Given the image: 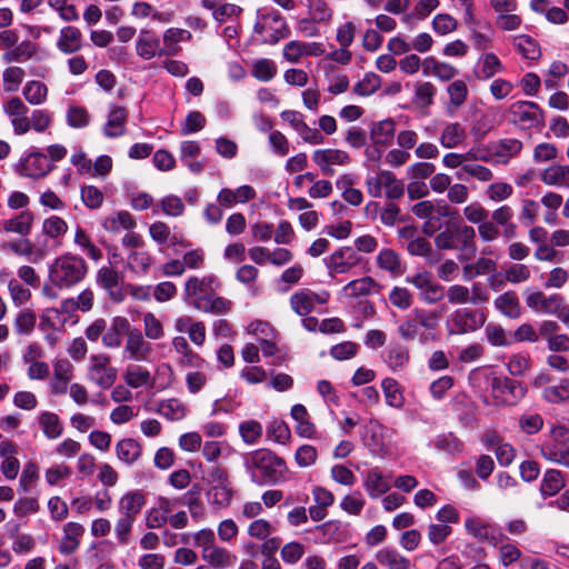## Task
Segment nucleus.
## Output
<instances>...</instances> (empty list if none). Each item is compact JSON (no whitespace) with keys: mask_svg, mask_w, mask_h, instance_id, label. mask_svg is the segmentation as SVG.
I'll use <instances>...</instances> for the list:
<instances>
[{"mask_svg":"<svg viewBox=\"0 0 569 569\" xmlns=\"http://www.w3.org/2000/svg\"><path fill=\"white\" fill-rule=\"evenodd\" d=\"M243 465L250 479L258 486L276 485L287 479L286 461L268 449H258L243 457Z\"/></svg>","mask_w":569,"mask_h":569,"instance_id":"obj_1","label":"nucleus"},{"mask_svg":"<svg viewBox=\"0 0 569 569\" xmlns=\"http://www.w3.org/2000/svg\"><path fill=\"white\" fill-rule=\"evenodd\" d=\"M88 273L83 258L64 253L53 260L49 267V281L54 288L70 289L80 283Z\"/></svg>","mask_w":569,"mask_h":569,"instance_id":"obj_2","label":"nucleus"},{"mask_svg":"<svg viewBox=\"0 0 569 569\" xmlns=\"http://www.w3.org/2000/svg\"><path fill=\"white\" fill-rule=\"evenodd\" d=\"M476 236L477 231L473 227L451 221L435 237V244L439 250H456L473 256L477 251Z\"/></svg>","mask_w":569,"mask_h":569,"instance_id":"obj_3","label":"nucleus"},{"mask_svg":"<svg viewBox=\"0 0 569 569\" xmlns=\"http://www.w3.org/2000/svg\"><path fill=\"white\" fill-rule=\"evenodd\" d=\"M491 398L495 406H517L527 395V387L518 380L495 376L490 380Z\"/></svg>","mask_w":569,"mask_h":569,"instance_id":"obj_4","label":"nucleus"},{"mask_svg":"<svg viewBox=\"0 0 569 569\" xmlns=\"http://www.w3.org/2000/svg\"><path fill=\"white\" fill-rule=\"evenodd\" d=\"M486 313L476 308H458L451 312L446 321L449 335H465L475 332L486 323Z\"/></svg>","mask_w":569,"mask_h":569,"instance_id":"obj_5","label":"nucleus"},{"mask_svg":"<svg viewBox=\"0 0 569 569\" xmlns=\"http://www.w3.org/2000/svg\"><path fill=\"white\" fill-rule=\"evenodd\" d=\"M254 31L263 36V41L268 43H276L288 34L286 19L274 9L258 11Z\"/></svg>","mask_w":569,"mask_h":569,"instance_id":"obj_6","label":"nucleus"},{"mask_svg":"<svg viewBox=\"0 0 569 569\" xmlns=\"http://www.w3.org/2000/svg\"><path fill=\"white\" fill-rule=\"evenodd\" d=\"M110 362L106 353L92 355L89 359L87 377L101 389H109L117 380L118 370Z\"/></svg>","mask_w":569,"mask_h":569,"instance_id":"obj_7","label":"nucleus"},{"mask_svg":"<svg viewBox=\"0 0 569 569\" xmlns=\"http://www.w3.org/2000/svg\"><path fill=\"white\" fill-rule=\"evenodd\" d=\"M407 282L411 283L419 291V299L427 305H435L442 300L445 288L433 280L432 273L423 270L407 278Z\"/></svg>","mask_w":569,"mask_h":569,"instance_id":"obj_8","label":"nucleus"},{"mask_svg":"<svg viewBox=\"0 0 569 569\" xmlns=\"http://www.w3.org/2000/svg\"><path fill=\"white\" fill-rule=\"evenodd\" d=\"M511 121L522 129L538 127L542 122V111L536 102L516 101L509 107Z\"/></svg>","mask_w":569,"mask_h":569,"instance_id":"obj_9","label":"nucleus"},{"mask_svg":"<svg viewBox=\"0 0 569 569\" xmlns=\"http://www.w3.org/2000/svg\"><path fill=\"white\" fill-rule=\"evenodd\" d=\"M463 217L473 224H477V230L480 239L483 242L495 241L497 236L496 228L489 223L490 212L483 208L479 202H472L466 206L462 210Z\"/></svg>","mask_w":569,"mask_h":569,"instance_id":"obj_10","label":"nucleus"},{"mask_svg":"<svg viewBox=\"0 0 569 569\" xmlns=\"http://www.w3.org/2000/svg\"><path fill=\"white\" fill-rule=\"evenodd\" d=\"M312 161L325 176H333L335 166H348L351 162L349 153L340 149H317L312 153Z\"/></svg>","mask_w":569,"mask_h":569,"instance_id":"obj_11","label":"nucleus"},{"mask_svg":"<svg viewBox=\"0 0 569 569\" xmlns=\"http://www.w3.org/2000/svg\"><path fill=\"white\" fill-rule=\"evenodd\" d=\"M3 111L10 118L13 132L17 136H22L30 131L29 108L20 98H10L3 104Z\"/></svg>","mask_w":569,"mask_h":569,"instance_id":"obj_12","label":"nucleus"},{"mask_svg":"<svg viewBox=\"0 0 569 569\" xmlns=\"http://www.w3.org/2000/svg\"><path fill=\"white\" fill-rule=\"evenodd\" d=\"M54 164L48 159V157L39 151L29 153L19 163L18 171L21 176L39 179L46 177L52 171Z\"/></svg>","mask_w":569,"mask_h":569,"instance_id":"obj_13","label":"nucleus"},{"mask_svg":"<svg viewBox=\"0 0 569 569\" xmlns=\"http://www.w3.org/2000/svg\"><path fill=\"white\" fill-rule=\"evenodd\" d=\"M490 216L491 220H489V223H491L497 231L495 240L499 237L510 240L517 236V224L512 221L515 212L510 206L502 204L495 209Z\"/></svg>","mask_w":569,"mask_h":569,"instance_id":"obj_14","label":"nucleus"},{"mask_svg":"<svg viewBox=\"0 0 569 569\" xmlns=\"http://www.w3.org/2000/svg\"><path fill=\"white\" fill-rule=\"evenodd\" d=\"M151 352L152 346L144 339L143 333L139 329L131 327L127 336L123 350L124 356L136 361H144Z\"/></svg>","mask_w":569,"mask_h":569,"instance_id":"obj_15","label":"nucleus"},{"mask_svg":"<svg viewBox=\"0 0 569 569\" xmlns=\"http://www.w3.org/2000/svg\"><path fill=\"white\" fill-rule=\"evenodd\" d=\"M359 257L352 248L343 247L336 250L328 259H326V263L330 274H335L348 272L359 263Z\"/></svg>","mask_w":569,"mask_h":569,"instance_id":"obj_16","label":"nucleus"},{"mask_svg":"<svg viewBox=\"0 0 569 569\" xmlns=\"http://www.w3.org/2000/svg\"><path fill=\"white\" fill-rule=\"evenodd\" d=\"M137 54L144 59L150 60L156 56L173 54L174 49L168 48L167 50L160 49V40L148 30H141L140 37L136 43Z\"/></svg>","mask_w":569,"mask_h":569,"instance_id":"obj_17","label":"nucleus"},{"mask_svg":"<svg viewBox=\"0 0 569 569\" xmlns=\"http://www.w3.org/2000/svg\"><path fill=\"white\" fill-rule=\"evenodd\" d=\"M505 70L506 68L497 54L486 52L478 58L473 73L478 80L486 81Z\"/></svg>","mask_w":569,"mask_h":569,"instance_id":"obj_18","label":"nucleus"},{"mask_svg":"<svg viewBox=\"0 0 569 569\" xmlns=\"http://www.w3.org/2000/svg\"><path fill=\"white\" fill-rule=\"evenodd\" d=\"M192 306L202 312L212 315H227L232 307V302L216 293L203 295L194 299Z\"/></svg>","mask_w":569,"mask_h":569,"instance_id":"obj_19","label":"nucleus"},{"mask_svg":"<svg viewBox=\"0 0 569 569\" xmlns=\"http://www.w3.org/2000/svg\"><path fill=\"white\" fill-rule=\"evenodd\" d=\"M173 508V501L160 497L157 503L146 512V526L149 529H159L168 522Z\"/></svg>","mask_w":569,"mask_h":569,"instance_id":"obj_20","label":"nucleus"},{"mask_svg":"<svg viewBox=\"0 0 569 569\" xmlns=\"http://www.w3.org/2000/svg\"><path fill=\"white\" fill-rule=\"evenodd\" d=\"M131 329L130 322L124 317H114L110 327L102 336V343L107 348H119L122 343L123 336H128Z\"/></svg>","mask_w":569,"mask_h":569,"instance_id":"obj_21","label":"nucleus"},{"mask_svg":"<svg viewBox=\"0 0 569 569\" xmlns=\"http://www.w3.org/2000/svg\"><path fill=\"white\" fill-rule=\"evenodd\" d=\"M201 559L211 568L226 569L236 562L237 557L228 549L214 545L208 550H203V552H201Z\"/></svg>","mask_w":569,"mask_h":569,"instance_id":"obj_22","label":"nucleus"},{"mask_svg":"<svg viewBox=\"0 0 569 569\" xmlns=\"http://www.w3.org/2000/svg\"><path fill=\"white\" fill-rule=\"evenodd\" d=\"M539 450L547 461L569 468V443L546 440Z\"/></svg>","mask_w":569,"mask_h":569,"instance_id":"obj_23","label":"nucleus"},{"mask_svg":"<svg viewBox=\"0 0 569 569\" xmlns=\"http://www.w3.org/2000/svg\"><path fill=\"white\" fill-rule=\"evenodd\" d=\"M363 488L372 499H377L390 490L388 481L377 467L363 473Z\"/></svg>","mask_w":569,"mask_h":569,"instance_id":"obj_24","label":"nucleus"},{"mask_svg":"<svg viewBox=\"0 0 569 569\" xmlns=\"http://www.w3.org/2000/svg\"><path fill=\"white\" fill-rule=\"evenodd\" d=\"M466 139V129L459 122H447L440 132L439 142L443 148L455 149L463 144Z\"/></svg>","mask_w":569,"mask_h":569,"instance_id":"obj_25","label":"nucleus"},{"mask_svg":"<svg viewBox=\"0 0 569 569\" xmlns=\"http://www.w3.org/2000/svg\"><path fill=\"white\" fill-rule=\"evenodd\" d=\"M57 47L61 52L66 54L78 52L82 48L81 31L72 26L62 28L60 30Z\"/></svg>","mask_w":569,"mask_h":569,"instance_id":"obj_26","label":"nucleus"},{"mask_svg":"<svg viewBox=\"0 0 569 569\" xmlns=\"http://www.w3.org/2000/svg\"><path fill=\"white\" fill-rule=\"evenodd\" d=\"M128 112L123 107L113 106L108 120L103 126V133L108 138H117L124 133Z\"/></svg>","mask_w":569,"mask_h":569,"instance_id":"obj_27","label":"nucleus"},{"mask_svg":"<svg viewBox=\"0 0 569 569\" xmlns=\"http://www.w3.org/2000/svg\"><path fill=\"white\" fill-rule=\"evenodd\" d=\"M84 533V528L82 525L77 522H68L63 527V537L61 543L59 546V550L62 555H71L73 553L79 545L80 538Z\"/></svg>","mask_w":569,"mask_h":569,"instance_id":"obj_28","label":"nucleus"},{"mask_svg":"<svg viewBox=\"0 0 569 569\" xmlns=\"http://www.w3.org/2000/svg\"><path fill=\"white\" fill-rule=\"evenodd\" d=\"M144 505L146 499L140 491L127 492L119 500V513L136 520Z\"/></svg>","mask_w":569,"mask_h":569,"instance_id":"obj_29","label":"nucleus"},{"mask_svg":"<svg viewBox=\"0 0 569 569\" xmlns=\"http://www.w3.org/2000/svg\"><path fill=\"white\" fill-rule=\"evenodd\" d=\"M375 559L383 569H410V560L391 548L378 550Z\"/></svg>","mask_w":569,"mask_h":569,"instance_id":"obj_30","label":"nucleus"},{"mask_svg":"<svg viewBox=\"0 0 569 569\" xmlns=\"http://www.w3.org/2000/svg\"><path fill=\"white\" fill-rule=\"evenodd\" d=\"M495 308L505 317L518 319L521 316V305L513 291H506L493 301Z\"/></svg>","mask_w":569,"mask_h":569,"instance_id":"obj_31","label":"nucleus"},{"mask_svg":"<svg viewBox=\"0 0 569 569\" xmlns=\"http://www.w3.org/2000/svg\"><path fill=\"white\" fill-rule=\"evenodd\" d=\"M377 264L392 277H400L405 272L400 256L393 249H382L377 256Z\"/></svg>","mask_w":569,"mask_h":569,"instance_id":"obj_32","label":"nucleus"},{"mask_svg":"<svg viewBox=\"0 0 569 569\" xmlns=\"http://www.w3.org/2000/svg\"><path fill=\"white\" fill-rule=\"evenodd\" d=\"M395 132V121L392 119H385L372 124L370 139L376 146H389L393 141Z\"/></svg>","mask_w":569,"mask_h":569,"instance_id":"obj_33","label":"nucleus"},{"mask_svg":"<svg viewBox=\"0 0 569 569\" xmlns=\"http://www.w3.org/2000/svg\"><path fill=\"white\" fill-rule=\"evenodd\" d=\"M291 418L297 422L296 433L303 438H312L316 426L310 421L307 408L303 405H295L290 411Z\"/></svg>","mask_w":569,"mask_h":569,"instance_id":"obj_34","label":"nucleus"},{"mask_svg":"<svg viewBox=\"0 0 569 569\" xmlns=\"http://www.w3.org/2000/svg\"><path fill=\"white\" fill-rule=\"evenodd\" d=\"M540 179L547 186L569 188V164H552L541 172Z\"/></svg>","mask_w":569,"mask_h":569,"instance_id":"obj_35","label":"nucleus"},{"mask_svg":"<svg viewBox=\"0 0 569 569\" xmlns=\"http://www.w3.org/2000/svg\"><path fill=\"white\" fill-rule=\"evenodd\" d=\"M317 293L309 290L302 289L295 292L290 297L291 309L299 316L303 317L310 313L316 305Z\"/></svg>","mask_w":569,"mask_h":569,"instance_id":"obj_36","label":"nucleus"},{"mask_svg":"<svg viewBox=\"0 0 569 569\" xmlns=\"http://www.w3.org/2000/svg\"><path fill=\"white\" fill-rule=\"evenodd\" d=\"M566 485L563 473L557 469H547L540 482V493L543 497L556 496Z\"/></svg>","mask_w":569,"mask_h":569,"instance_id":"obj_37","label":"nucleus"},{"mask_svg":"<svg viewBox=\"0 0 569 569\" xmlns=\"http://www.w3.org/2000/svg\"><path fill=\"white\" fill-rule=\"evenodd\" d=\"M379 288L380 286L371 277H363L347 283L343 291L349 297L358 298L377 293Z\"/></svg>","mask_w":569,"mask_h":569,"instance_id":"obj_38","label":"nucleus"},{"mask_svg":"<svg viewBox=\"0 0 569 569\" xmlns=\"http://www.w3.org/2000/svg\"><path fill=\"white\" fill-rule=\"evenodd\" d=\"M33 222L32 212L26 210L21 211L18 216L4 220L2 223L3 230L7 232H14L20 236H27Z\"/></svg>","mask_w":569,"mask_h":569,"instance_id":"obj_39","label":"nucleus"},{"mask_svg":"<svg viewBox=\"0 0 569 569\" xmlns=\"http://www.w3.org/2000/svg\"><path fill=\"white\" fill-rule=\"evenodd\" d=\"M381 388L388 406L400 409L405 405V397L399 382L393 378L382 380Z\"/></svg>","mask_w":569,"mask_h":569,"instance_id":"obj_40","label":"nucleus"},{"mask_svg":"<svg viewBox=\"0 0 569 569\" xmlns=\"http://www.w3.org/2000/svg\"><path fill=\"white\" fill-rule=\"evenodd\" d=\"M22 96L32 106L43 104L48 98V87L41 81H28L22 88Z\"/></svg>","mask_w":569,"mask_h":569,"instance_id":"obj_41","label":"nucleus"},{"mask_svg":"<svg viewBox=\"0 0 569 569\" xmlns=\"http://www.w3.org/2000/svg\"><path fill=\"white\" fill-rule=\"evenodd\" d=\"M383 359L391 370L397 371L408 363L409 351L405 346L391 345L385 351Z\"/></svg>","mask_w":569,"mask_h":569,"instance_id":"obj_42","label":"nucleus"},{"mask_svg":"<svg viewBox=\"0 0 569 569\" xmlns=\"http://www.w3.org/2000/svg\"><path fill=\"white\" fill-rule=\"evenodd\" d=\"M4 247L9 248L18 256L26 257L30 262H38L44 257V252L36 250L33 243L29 239L8 242Z\"/></svg>","mask_w":569,"mask_h":569,"instance_id":"obj_43","label":"nucleus"},{"mask_svg":"<svg viewBox=\"0 0 569 569\" xmlns=\"http://www.w3.org/2000/svg\"><path fill=\"white\" fill-rule=\"evenodd\" d=\"M38 421L48 439H57L62 435L63 426L58 415L50 411H43L40 413Z\"/></svg>","mask_w":569,"mask_h":569,"instance_id":"obj_44","label":"nucleus"},{"mask_svg":"<svg viewBox=\"0 0 569 569\" xmlns=\"http://www.w3.org/2000/svg\"><path fill=\"white\" fill-rule=\"evenodd\" d=\"M116 453L121 461L131 465L141 456V446L134 439L126 438L117 443Z\"/></svg>","mask_w":569,"mask_h":569,"instance_id":"obj_45","label":"nucleus"},{"mask_svg":"<svg viewBox=\"0 0 569 569\" xmlns=\"http://www.w3.org/2000/svg\"><path fill=\"white\" fill-rule=\"evenodd\" d=\"M207 496L209 503L214 508H227L231 503L233 490L230 485H212Z\"/></svg>","mask_w":569,"mask_h":569,"instance_id":"obj_46","label":"nucleus"},{"mask_svg":"<svg viewBox=\"0 0 569 569\" xmlns=\"http://www.w3.org/2000/svg\"><path fill=\"white\" fill-rule=\"evenodd\" d=\"M456 176L459 180H467V177H471L480 182H489L493 179V172L488 167L469 161Z\"/></svg>","mask_w":569,"mask_h":569,"instance_id":"obj_47","label":"nucleus"},{"mask_svg":"<svg viewBox=\"0 0 569 569\" xmlns=\"http://www.w3.org/2000/svg\"><path fill=\"white\" fill-rule=\"evenodd\" d=\"M512 44L525 59L536 60L541 54L538 42L530 36H517L513 38Z\"/></svg>","mask_w":569,"mask_h":569,"instance_id":"obj_48","label":"nucleus"},{"mask_svg":"<svg viewBox=\"0 0 569 569\" xmlns=\"http://www.w3.org/2000/svg\"><path fill=\"white\" fill-rule=\"evenodd\" d=\"M447 93L449 96L448 110L450 113H453L466 102L468 87L462 80H456L448 86Z\"/></svg>","mask_w":569,"mask_h":569,"instance_id":"obj_49","label":"nucleus"},{"mask_svg":"<svg viewBox=\"0 0 569 569\" xmlns=\"http://www.w3.org/2000/svg\"><path fill=\"white\" fill-rule=\"evenodd\" d=\"M212 279L210 277L198 278L190 277L183 288V299L190 301L191 298L197 299L200 296L208 295L207 290L210 287Z\"/></svg>","mask_w":569,"mask_h":569,"instance_id":"obj_50","label":"nucleus"},{"mask_svg":"<svg viewBox=\"0 0 569 569\" xmlns=\"http://www.w3.org/2000/svg\"><path fill=\"white\" fill-rule=\"evenodd\" d=\"M158 412L168 420L178 421L184 418L187 409L179 399L171 398L159 403Z\"/></svg>","mask_w":569,"mask_h":569,"instance_id":"obj_51","label":"nucleus"},{"mask_svg":"<svg viewBox=\"0 0 569 569\" xmlns=\"http://www.w3.org/2000/svg\"><path fill=\"white\" fill-rule=\"evenodd\" d=\"M97 282L103 287L113 298L119 293L120 276L111 267H102L98 270Z\"/></svg>","mask_w":569,"mask_h":569,"instance_id":"obj_52","label":"nucleus"},{"mask_svg":"<svg viewBox=\"0 0 569 569\" xmlns=\"http://www.w3.org/2000/svg\"><path fill=\"white\" fill-rule=\"evenodd\" d=\"M541 396L545 401L552 405L569 400V379H562L559 385L545 387Z\"/></svg>","mask_w":569,"mask_h":569,"instance_id":"obj_53","label":"nucleus"},{"mask_svg":"<svg viewBox=\"0 0 569 569\" xmlns=\"http://www.w3.org/2000/svg\"><path fill=\"white\" fill-rule=\"evenodd\" d=\"M123 379L127 386L137 389L150 383L151 373L140 366H130L126 369Z\"/></svg>","mask_w":569,"mask_h":569,"instance_id":"obj_54","label":"nucleus"},{"mask_svg":"<svg viewBox=\"0 0 569 569\" xmlns=\"http://www.w3.org/2000/svg\"><path fill=\"white\" fill-rule=\"evenodd\" d=\"M440 6L439 0H418L410 13L405 14L402 21L411 23L412 20H425Z\"/></svg>","mask_w":569,"mask_h":569,"instance_id":"obj_55","label":"nucleus"},{"mask_svg":"<svg viewBox=\"0 0 569 569\" xmlns=\"http://www.w3.org/2000/svg\"><path fill=\"white\" fill-rule=\"evenodd\" d=\"M93 305V293L90 289H86L77 298L66 299L61 303L62 312H70L76 309L89 311Z\"/></svg>","mask_w":569,"mask_h":569,"instance_id":"obj_56","label":"nucleus"},{"mask_svg":"<svg viewBox=\"0 0 569 569\" xmlns=\"http://www.w3.org/2000/svg\"><path fill=\"white\" fill-rule=\"evenodd\" d=\"M36 52V47L31 41H22L3 54L6 62H23L29 60Z\"/></svg>","mask_w":569,"mask_h":569,"instance_id":"obj_57","label":"nucleus"},{"mask_svg":"<svg viewBox=\"0 0 569 569\" xmlns=\"http://www.w3.org/2000/svg\"><path fill=\"white\" fill-rule=\"evenodd\" d=\"M308 10L312 21L328 23L332 18V10L326 0H308Z\"/></svg>","mask_w":569,"mask_h":569,"instance_id":"obj_58","label":"nucleus"},{"mask_svg":"<svg viewBox=\"0 0 569 569\" xmlns=\"http://www.w3.org/2000/svg\"><path fill=\"white\" fill-rule=\"evenodd\" d=\"M381 86V78L377 73L367 72L362 80L353 86V92L361 97L375 93Z\"/></svg>","mask_w":569,"mask_h":569,"instance_id":"obj_59","label":"nucleus"},{"mask_svg":"<svg viewBox=\"0 0 569 569\" xmlns=\"http://www.w3.org/2000/svg\"><path fill=\"white\" fill-rule=\"evenodd\" d=\"M36 322V313L32 310L26 309L18 313L13 327L18 335L29 336L33 331Z\"/></svg>","mask_w":569,"mask_h":569,"instance_id":"obj_60","label":"nucleus"},{"mask_svg":"<svg viewBox=\"0 0 569 569\" xmlns=\"http://www.w3.org/2000/svg\"><path fill=\"white\" fill-rule=\"evenodd\" d=\"M543 418L540 413H523L519 417L518 426L519 429L528 435L532 436L538 433L543 428Z\"/></svg>","mask_w":569,"mask_h":569,"instance_id":"obj_61","label":"nucleus"},{"mask_svg":"<svg viewBox=\"0 0 569 569\" xmlns=\"http://www.w3.org/2000/svg\"><path fill=\"white\" fill-rule=\"evenodd\" d=\"M152 263V258L147 251L133 250L128 256L130 270L137 273H147Z\"/></svg>","mask_w":569,"mask_h":569,"instance_id":"obj_62","label":"nucleus"},{"mask_svg":"<svg viewBox=\"0 0 569 569\" xmlns=\"http://www.w3.org/2000/svg\"><path fill=\"white\" fill-rule=\"evenodd\" d=\"M437 88L431 82H418L415 86V101L422 108L430 107L433 103Z\"/></svg>","mask_w":569,"mask_h":569,"instance_id":"obj_63","label":"nucleus"},{"mask_svg":"<svg viewBox=\"0 0 569 569\" xmlns=\"http://www.w3.org/2000/svg\"><path fill=\"white\" fill-rule=\"evenodd\" d=\"M252 76L260 81H270L277 74V66L270 59H259L252 66Z\"/></svg>","mask_w":569,"mask_h":569,"instance_id":"obj_64","label":"nucleus"}]
</instances>
